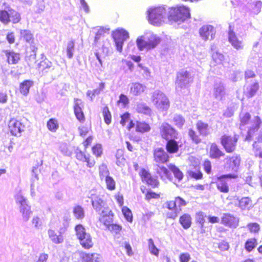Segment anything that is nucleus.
I'll return each mask as SVG.
<instances>
[{
  "instance_id": "f257e3e1",
  "label": "nucleus",
  "mask_w": 262,
  "mask_h": 262,
  "mask_svg": "<svg viewBox=\"0 0 262 262\" xmlns=\"http://www.w3.org/2000/svg\"><path fill=\"white\" fill-rule=\"evenodd\" d=\"M161 41V38L151 31H146L138 37L136 45L140 51H149L156 48Z\"/></svg>"
},
{
  "instance_id": "f03ea898",
  "label": "nucleus",
  "mask_w": 262,
  "mask_h": 262,
  "mask_svg": "<svg viewBox=\"0 0 262 262\" xmlns=\"http://www.w3.org/2000/svg\"><path fill=\"white\" fill-rule=\"evenodd\" d=\"M160 133L162 137L168 140L166 148L169 152H176L178 150V145L176 141L172 139L177 137L176 130L167 123H163L160 127Z\"/></svg>"
},
{
  "instance_id": "7ed1b4c3",
  "label": "nucleus",
  "mask_w": 262,
  "mask_h": 262,
  "mask_svg": "<svg viewBox=\"0 0 262 262\" xmlns=\"http://www.w3.org/2000/svg\"><path fill=\"white\" fill-rule=\"evenodd\" d=\"M167 18L171 23L181 24L190 16L189 9L184 6L168 8Z\"/></svg>"
},
{
  "instance_id": "20e7f679",
  "label": "nucleus",
  "mask_w": 262,
  "mask_h": 262,
  "mask_svg": "<svg viewBox=\"0 0 262 262\" xmlns=\"http://www.w3.org/2000/svg\"><path fill=\"white\" fill-rule=\"evenodd\" d=\"M90 198L93 207L98 214H108L111 212L105 200L104 192L92 191Z\"/></svg>"
},
{
  "instance_id": "39448f33",
  "label": "nucleus",
  "mask_w": 262,
  "mask_h": 262,
  "mask_svg": "<svg viewBox=\"0 0 262 262\" xmlns=\"http://www.w3.org/2000/svg\"><path fill=\"white\" fill-rule=\"evenodd\" d=\"M147 15L149 22L154 26H159L166 20L167 9L163 6L150 8L147 11Z\"/></svg>"
},
{
  "instance_id": "423d86ee",
  "label": "nucleus",
  "mask_w": 262,
  "mask_h": 262,
  "mask_svg": "<svg viewBox=\"0 0 262 262\" xmlns=\"http://www.w3.org/2000/svg\"><path fill=\"white\" fill-rule=\"evenodd\" d=\"M151 101L155 107L162 111H166L170 106L166 95L159 90H156L151 94Z\"/></svg>"
},
{
  "instance_id": "0eeeda50",
  "label": "nucleus",
  "mask_w": 262,
  "mask_h": 262,
  "mask_svg": "<svg viewBox=\"0 0 262 262\" xmlns=\"http://www.w3.org/2000/svg\"><path fill=\"white\" fill-rule=\"evenodd\" d=\"M76 235L83 248L89 249L93 246L92 236L86 231L85 228L81 224L77 225L75 227Z\"/></svg>"
},
{
  "instance_id": "6e6552de",
  "label": "nucleus",
  "mask_w": 262,
  "mask_h": 262,
  "mask_svg": "<svg viewBox=\"0 0 262 262\" xmlns=\"http://www.w3.org/2000/svg\"><path fill=\"white\" fill-rule=\"evenodd\" d=\"M112 36L117 50L121 52L124 42L129 37L128 32L124 29L119 28L113 32Z\"/></svg>"
},
{
  "instance_id": "1a4fd4ad",
  "label": "nucleus",
  "mask_w": 262,
  "mask_h": 262,
  "mask_svg": "<svg viewBox=\"0 0 262 262\" xmlns=\"http://www.w3.org/2000/svg\"><path fill=\"white\" fill-rule=\"evenodd\" d=\"M192 80V77L189 72L186 71L180 72L177 75L176 82L177 90L179 91L181 89L186 88Z\"/></svg>"
},
{
  "instance_id": "9d476101",
  "label": "nucleus",
  "mask_w": 262,
  "mask_h": 262,
  "mask_svg": "<svg viewBox=\"0 0 262 262\" xmlns=\"http://www.w3.org/2000/svg\"><path fill=\"white\" fill-rule=\"evenodd\" d=\"M237 140V135L233 136L224 135L222 137L221 142L227 152H230L235 149Z\"/></svg>"
},
{
  "instance_id": "9b49d317",
  "label": "nucleus",
  "mask_w": 262,
  "mask_h": 262,
  "mask_svg": "<svg viewBox=\"0 0 262 262\" xmlns=\"http://www.w3.org/2000/svg\"><path fill=\"white\" fill-rule=\"evenodd\" d=\"M239 218L230 213H225L222 217L221 224L230 228H236L239 224Z\"/></svg>"
},
{
  "instance_id": "f8f14e48",
  "label": "nucleus",
  "mask_w": 262,
  "mask_h": 262,
  "mask_svg": "<svg viewBox=\"0 0 262 262\" xmlns=\"http://www.w3.org/2000/svg\"><path fill=\"white\" fill-rule=\"evenodd\" d=\"M199 33L202 39L211 40L214 37L215 30L211 25H205L200 29Z\"/></svg>"
},
{
  "instance_id": "ddd939ff",
  "label": "nucleus",
  "mask_w": 262,
  "mask_h": 262,
  "mask_svg": "<svg viewBox=\"0 0 262 262\" xmlns=\"http://www.w3.org/2000/svg\"><path fill=\"white\" fill-rule=\"evenodd\" d=\"M237 178L235 174H227L220 176L218 178L216 182V187L218 190L224 193H227L229 191V187L227 182L224 180L225 178L235 179Z\"/></svg>"
},
{
  "instance_id": "4468645a",
  "label": "nucleus",
  "mask_w": 262,
  "mask_h": 262,
  "mask_svg": "<svg viewBox=\"0 0 262 262\" xmlns=\"http://www.w3.org/2000/svg\"><path fill=\"white\" fill-rule=\"evenodd\" d=\"M9 127L11 134L16 136L24 131L25 126L20 121L12 119L9 121Z\"/></svg>"
},
{
  "instance_id": "2eb2a0df",
  "label": "nucleus",
  "mask_w": 262,
  "mask_h": 262,
  "mask_svg": "<svg viewBox=\"0 0 262 262\" xmlns=\"http://www.w3.org/2000/svg\"><path fill=\"white\" fill-rule=\"evenodd\" d=\"M228 40L232 46L235 49L239 50L244 48L243 38L241 36H237L233 31H229Z\"/></svg>"
},
{
  "instance_id": "dca6fc26",
  "label": "nucleus",
  "mask_w": 262,
  "mask_h": 262,
  "mask_svg": "<svg viewBox=\"0 0 262 262\" xmlns=\"http://www.w3.org/2000/svg\"><path fill=\"white\" fill-rule=\"evenodd\" d=\"M225 168L227 170H231L237 172L240 164L241 159L239 157L234 156L226 159Z\"/></svg>"
},
{
  "instance_id": "f3484780",
  "label": "nucleus",
  "mask_w": 262,
  "mask_h": 262,
  "mask_svg": "<svg viewBox=\"0 0 262 262\" xmlns=\"http://www.w3.org/2000/svg\"><path fill=\"white\" fill-rule=\"evenodd\" d=\"M140 175L143 182H146L148 185H150L152 187L158 186L159 182L157 179L151 177L150 174L145 169H142L140 172Z\"/></svg>"
},
{
  "instance_id": "a211bd4d",
  "label": "nucleus",
  "mask_w": 262,
  "mask_h": 262,
  "mask_svg": "<svg viewBox=\"0 0 262 262\" xmlns=\"http://www.w3.org/2000/svg\"><path fill=\"white\" fill-rule=\"evenodd\" d=\"M4 53L9 64H16L20 60L19 54L13 50H6Z\"/></svg>"
},
{
  "instance_id": "6ab92c4d",
  "label": "nucleus",
  "mask_w": 262,
  "mask_h": 262,
  "mask_svg": "<svg viewBox=\"0 0 262 262\" xmlns=\"http://www.w3.org/2000/svg\"><path fill=\"white\" fill-rule=\"evenodd\" d=\"M225 88L223 84L220 82H216L213 88V95L218 100H221L225 95Z\"/></svg>"
},
{
  "instance_id": "aec40b11",
  "label": "nucleus",
  "mask_w": 262,
  "mask_h": 262,
  "mask_svg": "<svg viewBox=\"0 0 262 262\" xmlns=\"http://www.w3.org/2000/svg\"><path fill=\"white\" fill-rule=\"evenodd\" d=\"M154 159L157 163H164L167 161L168 156L163 149L158 148L155 150Z\"/></svg>"
},
{
  "instance_id": "412c9836",
  "label": "nucleus",
  "mask_w": 262,
  "mask_h": 262,
  "mask_svg": "<svg viewBox=\"0 0 262 262\" xmlns=\"http://www.w3.org/2000/svg\"><path fill=\"white\" fill-rule=\"evenodd\" d=\"M48 234L50 239L55 244H60L63 242V236L60 233L57 234L54 230L50 229L48 231Z\"/></svg>"
},
{
  "instance_id": "4be33fe9",
  "label": "nucleus",
  "mask_w": 262,
  "mask_h": 262,
  "mask_svg": "<svg viewBox=\"0 0 262 262\" xmlns=\"http://www.w3.org/2000/svg\"><path fill=\"white\" fill-rule=\"evenodd\" d=\"M251 123H252V126L249 127V129L248 132V135L246 137V140H250L254 133L258 130L260 123L259 118L257 117H255L251 122Z\"/></svg>"
},
{
  "instance_id": "5701e85b",
  "label": "nucleus",
  "mask_w": 262,
  "mask_h": 262,
  "mask_svg": "<svg viewBox=\"0 0 262 262\" xmlns=\"http://www.w3.org/2000/svg\"><path fill=\"white\" fill-rule=\"evenodd\" d=\"M238 206L242 210H250L253 207V204L250 198L243 197L238 200Z\"/></svg>"
},
{
  "instance_id": "b1692460",
  "label": "nucleus",
  "mask_w": 262,
  "mask_h": 262,
  "mask_svg": "<svg viewBox=\"0 0 262 262\" xmlns=\"http://www.w3.org/2000/svg\"><path fill=\"white\" fill-rule=\"evenodd\" d=\"M196 128L200 134L202 136H206L210 133L211 128L207 123L199 121L196 124Z\"/></svg>"
},
{
  "instance_id": "393cba45",
  "label": "nucleus",
  "mask_w": 262,
  "mask_h": 262,
  "mask_svg": "<svg viewBox=\"0 0 262 262\" xmlns=\"http://www.w3.org/2000/svg\"><path fill=\"white\" fill-rule=\"evenodd\" d=\"M146 89V86L140 83H134L130 87V93L133 95H140Z\"/></svg>"
},
{
  "instance_id": "a878e982",
  "label": "nucleus",
  "mask_w": 262,
  "mask_h": 262,
  "mask_svg": "<svg viewBox=\"0 0 262 262\" xmlns=\"http://www.w3.org/2000/svg\"><path fill=\"white\" fill-rule=\"evenodd\" d=\"M95 33V37L94 42L96 44L103 37H104L105 34L108 33V29L103 27H97L93 29Z\"/></svg>"
},
{
  "instance_id": "bb28decb",
  "label": "nucleus",
  "mask_w": 262,
  "mask_h": 262,
  "mask_svg": "<svg viewBox=\"0 0 262 262\" xmlns=\"http://www.w3.org/2000/svg\"><path fill=\"white\" fill-rule=\"evenodd\" d=\"M258 87V84L257 82L247 86L244 90L245 95L248 97H252L256 93Z\"/></svg>"
},
{
  "instance_id": "cd10ccee",
  "label": "nucleus",
  "mask_w": 262,
  "mask_h": 262,
  "mask_svg": "<svg viewBox=\"0 0 262 262\" xmlns=\"http://www.w3.org/2000/svg\"><path fill=\"white\" fill-rule=\"evenodd\" d=\"M19 208V211L22 215L23 220L27 222L28 221L32 214L31 210V207L29 205L20 207Z\"/></svg>"
},
{
  "instance_id": "c85d7f7f",
  "label": "nucleus",
  "mask_w": 262,
  "mask_h": 262,
  "mask_svg": "<svg viewBox=\"0 0 262 262\" xmlns=\"http://www.w3.org/2000/svg\"><path fill=\"white\" fill-rule=\"evenodd\" d=\"M33 82L31 80H26L21 82L19 85L20 93L24 95H27L30 87L33 85Z\"/></svg>"
},
{
  "instance_id": "c756f323",
  "label": "nucleus",
  "mask_w": 262,
  "mask_h": 262,
  "mask_svg": "<svg viewBox=\"0 0 262 262\" xmlns=\"http://www.w3.org/2000/svg\"><path fill=\"white\" fill-rule=\"evenodd\" d=\"M52 62L47 59H45V60L41 61L38 64V70L45 73L48 72L51 69H52Z\"/></svg>"
},
{
  "instance_id": "7c9ffc66",
  "label": "nucleus",
  "mask_w": 262,
  "mask_h": 262,
  "mask_svg": "<svg viewBox=\"0 0 262 262\" xmlns=\"http://www.w3.org/2000/svg\"><path fill=\"white\" fill-rule=\"evenodd\" d=\"M262 7V3L258 0H252L248 5V7L254 14H257L260 11Z\"/></svg>"
},
{
  "instance_id": "2f4dec72",
  "label": "nucleus",
  "mask_w": 262,
  "mask_h": 262,
  "mask_svg": "<svg viewBox=\"0 0 262 262\" xmlns=\"http://www.w3.org/2000/svg\"><path fill=\"white\" fill-rule=\"evenodd\" d=\"M179 222L184 229H188L191 225V217L189 214H184L180 217Z\"/></svg>"
},
{
  "instance_id": "473e14b6",
  "label": "nucleus",
  "mask_w": 262,
  "mask_h": 262,
  "mask_svg": "<svg viewBox=\"0 0 262 262\" xmlns=\"http://www.w3.org/2000/svg\"><path fill=\"white\" fill-rule=\"evenodd\" d=\"M136 111L139 113L146 115L150 116L151 110L144 103H140L137 104Z\"/></svg>"
},
{
  "instance_id": "72a5a7b5",
  "label": "nucleus",
  "mask_w": 262,
  "mask_h": 262,
  "mask_svg": "<svg viewBox=\"0 0 262 262\" xmlns=\"http://www.w3.org/2000/svg\"><path fill=\"white\" fill-rule=\"evenodd\" d=\"M109 43H108V45ZM108 45H103L102 47V53L99 54L98 53H96L95 55L96 56L97 59L99 61L100 64L102 66V57H105L108 56L110 53V50L109 47L107 46Z\"/></svg>"
},
{
  "instance_id": "f704fd0d",
  "label": "nucleus",
  "mask_w": 262,
  "mask_h": 262,
  "mask_svg": "<svg viewBox=\"0 0 262 262\" xmlns=\"http://www.w3.org/2000/svg\"><path fill=\"white\" fill-rule=\"evenodd\" d=\"M209 155L212 158H219L223 155L222 152L219 149L215 144H212L209 151Z\"/></svg>"
},
{
  "instance_id": "c9c22d12",
  "label": "nucleus",
  "mask_w": 262,
  "mask_h": 262,
  "mask_svg": "<svg viewBox=\"0 0 262 262\" xmlns=\"http://www.w3.org/2000/svg\"><path fill=\"white\" fill-rule=\"evenodd\" d=\"M257 245V239L255 238L248 239L245 244V248L247 251L250 252L254 249Z\"/></svg>"
},
{
  "instance_id": "e433bc0d",
  "label": "nucleus",
  "mask_w": 262,
  "mask_h": 262,
  "mask_svg": "<svg viewBox=\"0 0 262 262\" xmlns=\"http://www.w3.org/2000/svg\"><path fill=\"white\" fill-rule=\"evenodd\" d=\"M15 199L17 204L19 205V208L20 207H23L24 206L29 205L27 200L23 195L22 193L20 191L18 192L15 195Z\"/></svg>"
},
{
  "instance_id": "4c0bfd02",
  "label": "nucleus",
  "mask_w": 262,
  "mask_h": 262,
  "mask_svg": "<svg viewBox=\"0 0 262 262\" xmlns=\"http://www.w3.org/2000/svg\"><path fill=\"white\" fill-rule=\"evenodd\" d=\"M100 215V217L99 219L100 221L107 228L111 224L112 222V218L111 216H112V212H111L110 213L108 214H99Z\"/></svg>"
},
{
  "instance_id": "58836bf2",
  "label": "nucleus",
  "mask_w": 262,
  "mask_h": 262,
  "mask_svg": "<svg viewBox=\"0 0 262 262\" xmlns=\"http://www.w3.org/2000/svg\"><path fill=\"white\" fill-rule=\"evenodd\" d=\"M253 152L256 157L262 159V142H255L253 145Z\"/></svg>"
},
{
  "instance_id": "ea45409f",
  "label": "nucleus",
  "mask_w": 262,
  "mask_h": 262,
  "mask_svg": "<svg viewBox=\"0 0 262 262\" xmlns=\"http://www.w3.org/2000/svg\"><path fill=\"white\" fill-rule=\"evenodd\" d=\"M150 129L149 125L144 122H137L136 131L145 133L149 132Z\"/></svg>"
},
{
  "instance_id": "a19ab883",
  "label": "nucleus",
  "mask_w": 262,
  "mask_h": 262,
  "mask_svg": "<svg viewBox=\"0 0 262 262\" xmlns=\"http://www.w3.org/2000/svg\"><path fill=\"white\" fill-rule=\"evenodd\" d=\"M103 180L105 181L106 188L109 190H114L116 188V182L113 177L108 176L104 178Z\"/></svg>"
},
{
  "instance_id": "79ce46f5",
  "label": "nucleus",
  "mask_w": 262,
  "mask_h": 262,
  "mask_svg": "<svg viewBox=\"0 0 262 262\" xmlns=\"http://www.w3.org/2000/svg\"><path fill=\"white\" fill-rule=\"evenodd\" d=\"M73 212L74 215L76 219H82L84 217V210L81 206L79 205L75 206L73 208Z\"/></svg>"
},
{
  "instance_id": "37998d69",
  "label": "nucleus",
  "mask_w": 262,
  "mask_h": 262,
  "mask_svg": "<svg viewBox=\"0 0 262 262\" xmlns=\"http://www.w3.org/2000/svg\"><path fill=\"white\" fill-rule=\"evenodd\" d=\"M148 247L149 251L151 254L154 255L156 256H158L159 250L156 247L154 241L151 238H149L148 240Z\"/></svg>"
},
{
  "instance_id": "c03bdc74",
  "label": "nucleus",
  "mask_w": 262,
  "mask_h": 262,
  "mask_svg": "<svg viewBox=\"0 0 262 262\" xmlns=\"http://www.w3.org/2000/svg\"><path fill=\"white\" fill-rule=\"evenodd\" d=\"M0 21L4 24H7L10 21V9L9 11L6 10L0 11Z\"/></svg>"
},
{
  "instance_id": "a18cd8bd",
  "label": "nucleus",
  "mask_w": 262,
  "mask_h": 262,
  "mask_svg": "<svg viewBox=\"0 0 262 262\" xmlns=\"http://www.w3.org/2000/svg\"><path fill=\"white\" fill-rule=\"evenodd\" d=\"M169 168L170 170L173 173L176 178H177L179 181L181 180L183 178V173L180 170V169L177 167L175 165H170Z\"/></svg>"
},
{
  "instance_id": "49530a36",
  "label": "nucleus",
  "mask_w": 262,
  "mask_h": 262,
  "mask_svg": "<svg viewBox=\"0 0 262 262\" xmlns=\"http://www.w3.org/2000/svg\"><path fill=\"white\" fill-rule=\"evenodd\" d=\"M110 176V171L105 164H102L99 167V176L101 180Z\"/></svg>"
},
{
  "instance_id": "de8ad7c7",
  "label": "nucleus",
  "mask_w": 262,
  "mask_h": 262,
  "mask_svg": "<svg viewBox=\"0 0 262 262\" xmlns=\"http://www.w3.org/2000/svg\"><path fill=\"white\" fill-rule=\"evenodd\" d=\"M20 37L27 42H30L33 40V35L29 30H20Z\"/></svg>"
},
{
  "instance_id": "09e8293b",
  "label": "nucleus",
  "mask_w": 262,
  "mask_h": 262,
  "mask_svg": "<svg viewBox=\"0 0 262 262\" xmlns=\"http://www.w3.org/2000/svg\"><path fill=\"white\" fill-rule=\"evenodd\" d=\"M48 129L53 132H55L58 128V123L57 120L50 119L47 123Z\"/></svg>"
},
{
  "instance_id": "8fccbe9b",
  "label": "nucleus",
  "mask_w": 262,
  "mask_h": 262,
  "mask_svg": "<svg viewBox=\"0 0 262 262\" xmlns=\"http://www.w3.org/2000/svg\"><path fill=\"white\" fill-rule=\"evenodd\" d=\"M122 212L125 219L130 223L133 222V214L131 210L127 207L122 208Z\"/></svg>"
},
{
  "instance_id": "3c124183",
  "label": "nucleus",
  "mask_w": 262,
  "mask_h": 262,
  "mask_svg": "<svg viewBox=\"0 0 262 262\" xmlns=\"http://www.w3.org/2000/svg\"><path fill=\"white\" fill-rule=\"evenodd\" d=\"M173 122L175 125L181 128L185 123V119L180 115H174L173 117Z\"/></svg>"
},
{
  "instance_id": "603ef678",
  "label": "nucleus",
  "mask_w": 262,
  "mask_h": 262,
  "mask_svg": "<svg viewBox=\"0 0 262 262\" xmlns=\"http://www.w3.org/2000/svg\"><path fill=\"white\" fill-rule=\"evenodd\" d=\"M10 19L13 23H18L20 19L19 14L13 9H10Z\"/></svg>"
},
{
  "instance_id": "864d4df0",
  "label": "nucleus",
  "mask_w": 262,
  "mask_h": 262,
  "mask_svg": "<svg viewBox=\"0 0 262 262\" xmlns=\"http://www.w3.org/2000/svg\"><path fill=\"white\" fill-rule=\"evenodd\" d=\"M74 46L75 43L74 41L73 40L70 41L68 43L67 48V53L68 58L70 59L72 58L73 56V53L74 51Z\"/></svg>"
},
{
  "instance_id": "5fc2aeb1",
  "label": "nucleus",
  "mask_w": 262,
  "mask_h": 262,
  "mask_svg": "<svg viewBox=\"0 0 262 262\" xmlns=\"http://www.w3.org/2000/svg\"><path fill=\"white\" fill-rule=\"evenodd\" d=\"M103 115L105 122L107 124H110L111 122L112 117L108 108L107 106H105L103 108Z\"/></svg>"
},
{
  "instance_id": "6e6d98bb",
  "label": "nucleus",
  "mask_w": 262,
  "mask_h": 262,
  "mask_svg": "<svg viewBox=\"0 0 262 262\" xmlns=\"http://www.w3.org/2000/svg\"><path fill=\"white\" fill-rule=\"evenodd\" d=\"M250 118V115L248 113H242L240 115L241 124L240 127L248 124Z\"/></svg>"
},
{
  "instance_id": "4d7b16f0",
  "label": "nucleus",
  "mask_w": 262,
  "mask_h": 262,
  "mask_svg": "<svg viewBox=\"0 0 262 262\" xmlns=\"http://www.w3.org/2000/svg\"><path fill=\"white\" fill-rule=\"evenodd\" d=\"M156 170L158 173H159L162 178L166 177L168 178L169 171L167 168L163 166H157Z\"/></svg>"
},
{
  "instance_id": "13d9d810",
  "label": "nucleus",
  "mask_w": 262,
  "mask_h": 262,
  "mask_svg": "<svg viewBox=\"0 0 262 262\" xmlns=\"http://www.w3.org/2000/svg\"><path fill=\"white\" fill-rule=\"evenodd\" d=\"M176 205V210L180 211L181 207L185 206L186 205V202L182 198L180 197H177L174 200Z\"/></svg>"
},
{
  "instance_id": "bf43d9fd",
  "label": "nucleus",
  "mask_w": 262,
  "mask_h": 262,
  "mask_svg": "<svg viewBox=\"0 0 262 262\" xmlns=\"http://www.w3.org/2000/svg\"><path fill=\"white\" fill-rule=\"evenodd\" d=\"M107 229L111 232L118 234L122 230V226L117 224H111Z\"/></svg>"
},
{
  "instance_id": "052dcab7",
  "label": "nucleus",
  "mask_w": 262,
  "mask_h": 262,
  "mask_svg": "<svg viewBox=\"0 0 262 262\" xmlns=\"http://www.w3.org/2000/svg\"><path fill=\"white\" fill-rule=\"evenodd\" d=\"M116 157L117 165L119 166H122L124 165L125 162V159L123 157L121 151H117Z\"/></svg>"
},
{
  "instance_id": "680f3d73",
  "label": "nucleus",
  "mask_w": 262,
  "mask_h": 262,
  "mask_svg": "<svg viewBox=\"0 0 262 262\" xmlns=\"http://www.w3.org/2000/svg\"><path fill=\"white\" fill-rule=\"evenodd\" d=\"M32 224L36 229H39L41 228L42 221L40 217L37 216H35L32 220Z\"/></svg>"
},
{
  "instance_id": "e2e57ef3",
  "label": "nucleus",
  "mask_w": 262,
  "mask_h": 262,
  "mask_svg": "<svg viewBox=\"0 0 262 262\" xmlns=\"http://www.w3.org/2000/svg\"><path fill=\"white\" fill-rule=\"evenodd\" d=\"M212 59L217 64H221L224 59V56L221 53L215 52L212 54Z\"/></svg>"
},
{
  "instance_id": "0e129e2a",
  "label": "nucleus",
  "mask_w": 262,
  "mask_h": 262,
  "mask_svg": "<svg viewBox=\"0 0 262 262\" xmlns=\"http://www.w3.org/2000/svg\"><path fill=\"white\" fill-rule=\"evenodd\" d=\"M206 215L202 212H200L196 214V220L197 222L199 223L201 226V227H203L204 224L205 222V217Z\"/></svg>"
},
{
  "instance_id": "69168bd1",
  "label": "nucleus",
  "mask_w": 262,
  "mask_h": 262,
  "mask_svg": "<svg viewBox=\"0 0 262 262\" xmlns=\"http://www.w3.org/2000/svg\"><path fill=\"white\" fill-rule=\"evenodd\" d=\"M195 169L196 170V171H193L191 170L188 171V174L190 177L194 178L195 179H200L202 178V172L198 169V167H195Z\"/></svg>"
},
{
  "instance_id": "338daca9",
  "label": "nucleus",
  "mask_w": 262,
  "mask_h": 262,
  "mask_svg": "<svg viewBox=\"0 0 262 262\" xmlns=\"http://www.w3.org/2000/svg\"><path fill=\"white\" fill-rule=\"evenodd\" d=\"M249 230L252 233H257L259 230V225L256 223L248 224L247 226Z\"/></svg>"
},
{
  "instance_id": "774afa93",
  "label": "nucleus",
  "mask_w": 262,
  "mask_h": 262,
  "mask_svg": "<svg viewBox=\"0 0 262 262\" xmlns=\"http://www.w3.org/2000/svg\"><path fill=\"white\" fill-rule=\"evenodd\" d=\"M189 136L192 140L195 143L198 144L201 142V139L195 134V132L192 129H189L188 132Z\"/></svg>"
}]
</instances>
